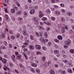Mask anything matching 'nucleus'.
<instances>
[{
	"label": "nucleus",
	"mask_w": 74,
	"mask_h": 74,
	"mask_svg": "<svg viewBox=\"0 0 74 74\" xmlns=\"http://www.w3.org/2000/svg\"><path fill=\"white\" fill-rule=\"evenodd\" d=\"M15 54L16 56V59L17 60H19L22 58V55L19 54L18 52H15Z\"/></svg>",
	"instance_id": "f257e3e1"
},
{
	"label": "nucleus",
	"mask_w": 74,
	"mask_h": 74,
	"mask_svg": "<svg viewBox=\"0 0 74 74\" xmlns=\"http://www.w3.org/2000/svg\"><path fill=\"white\" fill-rule=\"evenodd\" d=\"M33 21L35 22L34 23L35 25H38V19L37 18L34 17L33 18Z\"/></svg>",
	"instance_id": "f03ea898"
},
{
	"label": "nucleus",
	"mask_w": 74,
	"mask_h": 74,
	"mask_svg": "<svg viewBox=\"0 0 74 74\" xmlns=\"http://www.w3.org/2000/svg\"><path fill=\"white\" fill-rule=\"evenodd\" d=\"M70 42H71V40L70 39H68V40L65 42V44L66 45H70Z\"/></svg>",
	"instance_id": "7ed1b4c3"
},
{
	"label": "nucleus",
	"mask_w": 74,
	"mask_h": 74,
	"mask_svg": "<svg viewBox=\"0 0 74 74\" xmlns=\"http://www.w3.org/2000/svg\"><path fill=\"white\" fill-rule=\"evenodd\" d=\"M19 66L20 68H21L22 69V71H23V70H25V67L22 65V64L21 63H20L19 64Z\"/></svg>",
	"instance_id": "20e7f679"
},
{
	"label": "nucleus",
	"mask_w": 74,
	"mask_h": 74,
	"mask_svg": "<svg viewBox=\"0 0 74 74\" xmlns=\"http://www.w3.org/2000/svg\"><path fill=\"white\" fill-rule=\"evenodd\" d=\"M44 16V14L42 13V12L41 11L39 12V17L40 18H41V17H42Z\"/></svg>",
	"instance_id": "39448f33"
},
{
	"label": "nucleus",
	"mask_w": 74,
	"mask_h": 74,
	"mask_svg": "<svg viewBox=\"0 0 74 74\" xmlns=\"http://www.w3.org/2000/svg\"><path fill=\"white\" fill-rule=\"evenodd\" d=\"M35 47L36 49H41V46L40 45H35Z\"/></svg>",
	"instance_id": "423d86ee"
},
{
	"label": "nucleus",
	"mask_w": 74,
	"mask_h": 74,
	"mask_svg": "<svg viewBox=\"0 0 74 74\" xmlns=\"http://www.w3.org/2000/svg\"><path fill=\"white\" fill-rule=\"evenodd\" d=\"M23 55L25 57V58L26 60H28V57H27V56L26 55V53H25L24 52H23Z\"/></svg>",
	"instance_id": "0eeeda50"
},
{
	"label": "nucleus",
	"mask_w": 74,
	"mask_h": 74,
	"mask_svg": "<svg viewBox=\"0 0 74 74\" xmlns=\"http://www.w3.org/2000/svg\"><path fill=\"white\" fill-rule=\"evenodd\" d=\"M22 14V12L21 10H19L16 12V14L17 15H21Z\"/></svg>",
	"instance_id": "6e6552de"
},
{
	"label": "nucleus",
	"mask_w": 74,
	"mask_h": 74,
	"mask_svg": "<svg viewBox=\"0 0 74 74\" xmlns=\"http://www.w3.org/2000/svg\"><path fill=\"white\" fill-rule=\"evenodd\" d=\"M57 38L58 40H62L63 39V37L60 35H58L57 37Z\"/></svg>",
	"instance_id": "1a4fd4ad"
},
{
	"label": "nucleus",
	"mask_w": 74,
	"mask_h": 74,
	"mask_svg": "<svg viewBox=\"0 0 74 74\" xmlns=\"http://www.w3.org/2000/svg\"><path fill=\"white\" fill-rule=\"evenodd\" d=\"M31 65L32 66L35 67H36L37 66V65L36 64L34 63H31Z\"/></svg>",
	"instance_id": "9d476101"
},
{
	"label": "nucleus",
	"mask_w": 74,
	"mask_h": 74,
	"mask_svg": "<svg viewBox=\"0 0 74 74\" xmlns=\"http://www.w3.org/2000/svg\"><path fill=\"white\" fill-rule=\"evenodd\" d=\"M34 13H35V10L34 9H32L30 11V14H34Z\"/></svg>",
	"instance_id": "9b49d317"
},
{
	"label": "nucleus",
	"mask_w": 74,
	"mask_h": 74,
	"mask_svg": "<svg viewBox=\"0 0 74 74\" xmlns=\"http://www.w3.org/2000/svg\"><path fill=\"white\" fill-rule=\"evenodd\" d=\"M29 48L30 49L32 50H33V49H34V46L33 45H30L29 46Z\"/></svg>",
	"instance_id": "f8f14e48"
},
{
	"label": "nucleus",
	"mask_w": 74,
	"mask_h": 74,
	"mask_svg": "<svg viewBox=\"0 0 74 74\" xmlns=\"http://www.w3.org/2000/svg\"><path fill=\"white\" fill-rule=\"evenodd\" d=\"M55 13L57 15H59L60 14V12L58 11H56Z\"/></svg>",
	"instance_id": "ddd939ff"
},
{
	"label": "nucleus",
	"mask_w": 74,
	"mask_h": 74,
	"mask_svg": "<svg viewBox=\"0 0 74 74\" xmlns=\"http://www.w3.org/2000/svg\"><path fill=\"white\" fill-rule=\"evenodd\" d=\"M46 12L48 14H49L51 13V10L49 9H47L46 10Z\"/></svg>",
	"instance_id": "4468645a"
},
{
	"label": "nucleus",
	"mask_w": 74,
	"mask_h": 74,
	"mask_svg": "<svg viewBox=\"0 0 74 74\" xmlns=\"http://www.w3.org/2000/svg\"><path fill=\"white\" fill-rule=\"evenodd\" d=\"M68 73H73V71H72V69H71L69 68L67 70Z\"/></svg>",
	"instance_id": "2eb2a0df"
},
{
	"label": "nucleus",
	"mask_w": 74,
	"mask_h": 74,
	"mask_svg": "<svg viewBox=\"0 0 74 74\" xmlns=\"http://www.w3.org/2000/svg\"><path fill=\"white\" fill-rule=\"evenodd\" d=\"M5 67V68L6 69H7V70H8V71H9V72H10V71H11V69H10V68L7 67V66H4Z\"/></svg>",
	"instance_id": "dca6fc26"
},
{
	"label": "nucleus",
	"mask_w": 74,
	"mask_h": 74,
	"mask_svg": "<svg viewBox=\"0 0 74 74\" xmlns=\"http://www.w3.org/2000/svg\"><path fill=\"white\" fill-rule=\"evenodd\" d=\"M30 38L31 40H34V36L32 35H30Z\"/></svg>",
	"instance_id": "f3484780"
},
{
	"label": "nucleus",
	"mask_w": 74,
	"mask_h": 74,
	"mask_svg": "<svg viewBox=\"0 0 74 74\" xmlns=\"http://www.w3.org/2000/svg\"><path fill=\"white\" fill-rule=\"evenodd\" d=\"M61 32L62 33H64L65 32V29H64V28L62 27L61 29Z\"/></svg>",
	"instance_id": "a211bd4d"
},
{
	"label": "nucleus",
	"mask_w": 74,
	"mask_h": 74,
	"mask_svg": "<svg viewBox=\"0 0 74 74\" xmlns=\"http://www.w3.org/2000/svg\"><path fill=\"white\" fill-rule=\"evenodd\" d=\"M23 33L24 36H26L27 34L26 31L25 30H23Z\"/></svg>",
	"instance_id": "6ab92c4d"
},
{
	"label": "nucleus",
	"mask_w": 74,
	"mask_h": 74,
	"mask_svg": "<svg viewBox=\"0 0 74 74\" xmlns=\"http://www.w3.org/2000/svg\"><path fill=\"white\" fill-rule=\"evenodd\" d=\"M67 15H68V16H70L72 15V13L71 12H69L67 13Z\"/></svg>",
	"instance_id": "aec40b11"
},
{
	"label": "nucleus",
	"mask_w": 74,
	"mask_h": 74,
	"mask_svg": "<svg viewBox=\"0 0 74 74\" xmlns=\"http://www.w3.org/2000/svg\"><path fill=\"white\" fill-rule=\"evenodd\" d=\"M50 74H55V72L53 70H51L50 71Z\"/></svg>",
	"instance_id": "412c9836"
},
{
	"label": "nucleus",
	"mask_w": 74,
	"mask_h": 74,
	"mask_svg": "<svg viewBox=\"0 0 74 74\" xmlns=\"http://www.w3.org/2000/svg\"><path fill=\"white\" fill-rule=\"evenodd\" d=\"M44 35L45 38H47L48 37V35L47 34V33L46 32H44Z\"/></svg>",
	"instance_id": "4be33fe9"
},
{
	"label": "nucleus",
	"mask_w": 74,
	"mask_h": 74,
	"mask_svg": "<svg viewBox=\"0 0 74 74\" xmlns=\"http://www.w3.org/2000/svg\"><path fill=\"white\" fill-rule=\"evenodd\" d=\"M2 62L3 63H7V60L5 59H3L2 60Z\"/></svg>",
	"instance_id": "5701e85b"
},
{
	"label": "nucleus",
	"mask_w": 74,
	"mask_h": 74,
	"mask_svg": "<svg viewBox=\"0 0 74 74\" xmlns=\"http://www.w3.org/2000/svg\"><path fill=\"white\" fill-rule=\"evenodd\" d=\"M59 52V51L58 50H55L54 51V53H58Z\"/></svg>",
	"instance_id": "b1692460"
},
{
	"label": "nucleus",
	"mask_w": 74,
	"mask_h": 74,
	"mask_svg": "<svg viewBox=\"0 0 74 74\" xmlns=\"http://www.w3.org/2000/svg\"><path fill=\"white\" fill-rule=\"evenodd\" d=\"M1 36L2 38H4L5 37V35L4 33H2L1 34Z\"/></svg>",
	"instance_id": "393cba45"
},
{
	"label": "nucleus",
	"mask_w": 74,
	"mask_h": 74,
	"mask_svg": "<svg viewBox=\"0 0 74 74\" xmlns=\"http://www.w3.org/2000/svg\"><path fill=\"white\" fill-rule=\"evenodd\" d=\"M54 41L55 42H57V43H59V40L57 39H55L54 40Z\"/></svg>",
	"instance_id": "a878e982"
},
{
	"label": "nucleus",
	"mask_w": 74,
	"mask_h": 74,
	"mask_svg": "<svg viewBox=\"0 0 74 74\" xmlns=\"http://www.w3.org/2000/svg\"><path fill=\"white\" fill-rule=\"evenodd\" d=\"M12 13H15V10L14 9H12L11 10Z\"/></svg>",
	"instance_id": "bb28decb"
},
{
	"label": "nucleus",
	"mask_w": 74,
	"mask_h": 74,
	"mask_svg": "<svg viewBox=\"0 0 74 74\" xmlns=\"http://www.w3.org/2000/svg\"><path fill=\"white\" fill-rule=\"evenodd\" d=\"M42 20L43 21H47V18L46 17H43L42 18Z\"/></svg>",
	"instance_id": "cd10ccee"
},
{
	"label": "nucleus",
	"mask_w": 74,
	"mask_h": 74,
	"mask_svg": "<svg viewBox=\"0 0 74 74\" xmlns=\"http://www.w3.org/2000/svg\"><path fill=\"white\" fill-rule=\"evenodd\" d=\"M38 36L39 37H42V32H39L38 33Z\"/></svg>",
	"instance_id": "c85d7f7f"
},
{
	"label": "nucleus",
	"mask_w": 74,
	"mask_h": 74,
	"mask_svg": "<svg viewBox=\"0 0 74 74\" xmlns=\"http://www.w3.org/2000/svg\"><path fill=\"white\" fill-rule=\"evenodd\" d=\"M9 66H10V67H14V64L12 63V62H10L9 64Z\"/></svg>",
	"instance_id": "c756f323"
},
{
	"label": "nucleus",
	"mask_w": 74,
	"mask_h": 74,
	"mask_svg": "<svg viewBox=\"0 0 74 74\" xmlns=\"http://www.w3.org/2000/svg\"><path fill=\"white\" fill-rule=\"evenodd\" d=\"M16 58V57L15 56V54L12 55L11 57L12 59H15Z\"/></svg>",
	"instance_id": "7c9ffc66"
},
{
	"label": "nucleus",
	"mask_w": 74,
	"mask_h": 74,
	"mask_svg": "<svg viewBox=\"0 0 74 74\" xmlns=\"http://www.w3.org/2000/svg\"><path fill=\"white\" fill-rule=\"evenodd\" d=\"M47 45L49 47H51V45H52V42H49L47 44Z\"/></svg>",
	"instance_id": "2f4dec72"
},
{
	"label": "nucleus",
	"mask_w": 74,
	"mask_h": 74,
	"mask_svg": "<svg viewBox=\"0 0 74 74\" xmlns=\"http://www.w3.org/2000/svg\"><path fill=\"white\" fill-rule=\"evenodd\" d=\"M1 47L3 49H6V47H5L4 46L1 45Z\"/></svg>",
	"instance_id": "473e14b6"
},
{
	"label": "nucleus",
	"mask_w": 74,
	"mask_h": 74,
	"mask_svg": "<svg viewBox=\"0 0 74 74\" xmlns=\"http://www.w3.org/2000/svg\"><path fill=\"white\" fill-rule=\"evenodd\" d=\"M44 66L45 67H47L49 66V63L48 62L45 63Z\"/></svg>",
	"instance_id": "72a5a7b5"
},
{
	"label": "nucleus",
	"mask_w": 74,
	"mask_h": 74,
	"mask_svg": "<svg viewBox=\"0 0 74 74\" xmlns=\"http://www.w3.org/2000/svg\"><path fill=\"white\" fill-rule=\"evenodd\" d=\"M70 52L71 53H74V50L73 49H71L70 50Z\"/></svg>",
	"instance_id": "f704fd0d"
},
{
	"label": "nucleus",
	"mask_w": 74,
	"mask_h": 74,
	"mask_svg": "<svg viewBox=\"0 0 74 74\" xmlns=\"http://www.w3.org/2000/svg\"><path fill=\"white\" fill-rule=\"evenodd\" d=\"M46 59V57H45L44 56L42 58V61H45Z\"/></svg>",
	"instance_id": "c9c22d12"
},
{
	"label": "nucleus",
	"mask_w": 74,
	"mask_h": 74,
	"mask_svg": "<svg viewBox=\"0 0 74 74\" xmlns=\"http://www.w3.org/2000/svg\"><path fill=\"white\" fill-rule=\"evenodd\" d=\"M36 72L37 73H40V70L38 69H36Z\"/></svg>",
	"instance_id": "e433bc0d"
},
{
	"label": "nucleus",
	"mask_w": 74,
	"mask_h": 74,
	"mask_svg": "<svg viewBox=\"0 0 74 74\" xmlns=\"http://www.w3.org/2000/svg\"><path fill=\"white\" fill-rule=\"evenodd\" d=\"M16 4L18 7H20V4L18 2H17L16 1Z\"/></svg>",
	"instance_id": "4c0bfd02"
},
{
	"label": "nucleus",
	"mask_w": 74,
	"mask_h": 74,
	"mask_svg": "<svg viewBox=\"0 0 74 74\" xmlns=\"http://www.w3.org/2000/svg\"><path fill=\"white\" fill-rule=\"evenodd\" d=\"M21 36V34L19 33H18L16 34V37L17 38H19Z\"/></svg>",
	"instance_id": "58836bf2"
},
{
	"label": "nucleus",
	"mask_w": 74,
	"mask_h": 74,
	"mask_svg": "<svg viewBox=\"0 0 74 74\" xmlns=\"http://www.w3.org/2000/svg\"><path fill=\"white\" fill-rule=\"evenodd\" d=\"M66 72L65 71H62L61 73V74H66Z\"/></svg>",
	"instance_id": "ea45409f"
},
{
	"label": "nucleus",
	"mask_w": 74,
	"mask_h": 74,
	"mask_svg": "<svg viewBox=\"0 0 74 74\" xmlns=\"http://www.w3.org/2000/svg\"><path fill=\"white\" fill-rule=\"evenodd\" d=\"M9 33L10 34H13V31L12 30H10L9 31Z\"/></svg>",
	"instance_id": "a19ab883"
},
{
	"label": "nucleus",
	"mask_w": 74,
	"mask_h": 74,
	"mask_svg": "<svg viewBox=\"0 0 74 74\" xmlns=\"http://www.w3.org/2000/svg\"><path fill=\"white\" fill-rule=\"evenodd\" d=\"M43 38L41 37L40 39V41H43H43H44V40L43 39Z\"/></svg>",
	"instance_id": "79ce46f5"
},
{
	"label": "nucleus",
	"mask_w": 74,
	"mask_h": 74,
	"mask_svg": "<svg viewBox=\"0 0 74 74\" xmlns=\"http://www.w3.org/2000/svg\"><path fill=\"white\" fill-rule=\"evenodd\" d=\"M48 42V40L46 39L44 40V41H43V42L45 43V42Z\"/></svg>",
	"instance_id": "37998d69"
},
{
	"label": "nucleus",
	"mask_w": 74,
	"mask_h": 74,
	"mask_svg": "<svg viewBox=\"0 0 74 74\" xmlns=\"http://www.w3.org/2000/svg\"><path fill=\"white\" fill-rule=\"evenodd\" d=\"M36 55H41L42 53H41L40 52H39V51H37L36 52Z\"/></svg>",
	"instance_id": "c03bdc74"
},
{
	"label": "nucleus",
	"mask_w": 74,
	"mask_h": 74,
	"mask_svg": "<svg viewBox=\"0 0 74 74\" xmlns=\"http://www.w3.org/2000/svg\"><path fill=\"white\" fill-rule=\"evenodd\" d=\"M61 19L63 22H64L65 21V19H64V17H62V18Z\"/></svg>",
	"instance_id": "a18cd8bd"
},
{
	"label": "nucleus",
	"mask_w": 74,
	"mask_h": 74,
	"mask_svg": "<svg viewBox=\"0 0 74 74\" xmlns=\"http://www.w3.org/2000/svg\"><path fill=\"white\" fill-rule=\"evenodd\" d=\"M38 7L37 6H34L33 7V9H35V10H37V9H38Z\"/></svg>",
	"instance_id": "49530a36"
},
{
	"label": "nucleus",
	"mask_w": 74,
	"mask_h": 74,
	"mask_svg": "<svg viewBox=\"0 0 74 74\" xmlns=\"http://www.w3.org/2000/svg\"><path fill=\"white\" fill-rule=\"evenodd\" d=\"M11 38L12 40H14V39L15 38V36H11Z\"/></svg>",
	"instance_id": "de8ad7c7"
},
{
	"label": "nucleus",
	"mask_w": 74,
	"mask_h": 74,
	"mask_svg": "<svg viewBox=\"0 0 74 74\" xmlns=\"http://www.w3.org/2000/svg\"><path fill=\"white\" fill-rule=\"evenodd\" d=\"M5 18L6 19H8V15H7V14H5Z\"/></svg>",
	"instance_id": "09e8293b"
},
{
	"label": "nucleus",
	"mask_w": 74,
	"mask_h": 74,
	"mask_svg": "<svg viewBox=\"0 0 74 74\" xmlns=\"http://www.w3.org/2000/svg\"><path fill=\"white\" fill-rule=\"evenodd\" d=\"M4 42V44H5V46H7V45H8V43L7 42L5 41Z\"/></svg>",
	"instance_id": "8fccbe9b"
},
{
	"label": "nucleus",
	"mask_w": 74,
	"mask_h": 74,
	"mask_svg": "<svg viewBox=\"0 0 74 74\" xmlns=\"http://www.w3.org/2000/svg\"><path fill=\"white\" fill-rule=\"evenodd\" d=\"M38 27L40 30H44V29L42 27L40 26H39Z\"/></svg>",
	"instance_id": "3c124183"
},
{
	"label": "nucleus",
	"mask_w": 74,
	"mask_h": 74,
	"mask_svg": "<svg viewBox=\"0 0 74 74\" xmlns=\"http://www.w3.org/2000/svg\"><path fill=\"white\" fill-rule=\"evenodd\" d=\"M60 5L62 7H64V4L63 3H61Z\"/></svg>",
	"instance_id": "603ef678"
},
{
	"label": "nucleus",
	"mask_w": 74,
	"mask_h": 74,
	"mask_svg": "<svg viewBox=\"0 0 74 74\" xmlns=\"http://www.w3.org/2000/svg\"><path fill=\"white\" fill-rule=\"evenodd\" d=\"M51 20H52V21H55V20L56 19L55 18L53 17H52L51 18Z\"/></svg>",
	"instance_id": "864d4df0"
},
{
	"label": "nucleus",
	"mask_w": 74,
	"mask_h": 74,
	"mask_svg": "<svg viewBox=\"0 0 74 74\" xmlns=\"http://www.w3.org/2000/svg\"><path fill=\"white\" fill-rule=\"evenodd\" d=\"M42 49H43V50L45 51V50H46L47 49V47H42Z\"/></svg>",
	"instance_id": "5fc2aeb1"
},
{
	"label": "nucleus",
	"mask_w": 74,
	"mask_h": 74,
	"mask_svg": "<svg viewBox=\"0 0 74 74\" xmlns=\"http://www.w3.org/2000/svg\"><path fill=\"white\" fill-rule=\"evenodd\" d=\"M24 13L25 16H27V12H24Z\"/></svg>",
	"instance_id": "6e6d98bb"
},
{
	"label": "nucleus",
	"mask_w": 74,
	"mask_h": 74,
	"mask_svg": "<svg viewBox=\"0 0 74 74\" xmlns=\"http://www.w3.org/2000/svg\"><path fill=\"white\" fill-rule=\"evenodd\" d=\"M23 45H29V43H27V42H26L25 43H23Z\"/></svg>",
	"instance_id": "4d7b16f0"
},
{
	"label": "nucleus",
	"mask_w": 74,
	"mask_h": 74,
	"mask_svg": "<svg viewBox=\"0 0 74 74\" xmlns=\"http://www.w3.org/2000/svg\"><path fill=\"white\" fill-rule=\"evenodd\" d=\"M18 20L20 21H23V19L21 17H20L18 18Z\"/></svg>",
	"instance_id": "13d9d810"
},
{
	"label": "nucleus",
	"mask_w": 74,
	"mask_h": 74,
	"mask_svg": "<svg viewBox=\"0 0 74 74\" xmlns=\"http://www.w3.org/2000/svg\"><path fill=\"white\" fill-rule=\"evenodd\" d=\"M63 62L65 63H67L68 62V61L66 60H63Z\"/></svg>",
	"instance_id": "bf43d9fd"
},
{
	"label": "nucleus",
	"mask_w": 74,
	"mask_h": 74,
	"mask_svg": "<svg viewBox=\"0 0 74 74\" xmlns=\"http://www.w3.org/2000/svg\"><path fill=\"white\" fill-rule=\"evenodd\" d=\"M61 11L63 12V13H64L65 12H66V11L64 9H62Z\"/></svg>",
	"instance_id": "052dcab7"
},
{
	"label": "nucleus",
	"mask_w": 74,
	"mask_h": 74,
	"mask_svg": "<svg viewBox=\"0 0 74 74\" xmlns=\"http://www.w3.org/2000/svg\"><path fill=\"white\" fill-rule=\"evenodd\" d=\"M47 25H48V26H50V25H51V23L48 22L47 23Z\"/></svg>",
	"instance_id": "680f3d73"
},
{
	"label": "nucleus",
	"mask_w": 74,
	"mask_h": 74,
	"mask_svg": "<svg viewBox=\"0 0 74 74\" xmlns=\"http://www.w3.org/2000/svg\"><path fill=\"white\" fill-rule=\"evenodd\" d=\"M64 48H68V46L67 45H64Z\"/></svg>",
	"instance_id": "e2e57ef3"
},
{
	"label": "nucleus",
	"mask_w": 74,
	"mask_h": 74,
	"mask_svg": "<svg viewBox=\"0 0 74 74\" xmlns=\"http://www.w3.org/2000/svg\"><path fill=\"white\" fill-rule=\"evenodd\" d=\"M23 51H24V52H27V49H23Z\"/></svg>",
	"instance_id": "0e129e2a"
},
{
	"label": "nucleus",
	"mask_w": 74,
	"mask_h": 74,
	"mask_svg": "<svg viewBox=\"0 0 74 74\" xmlns=\"http://www.w3.org/2000/svg\"><path fill=\"white\" fill-rule=\"evenodd\" d=\"M20 62H23V61H24V60H23V59L21 58L20 60Z\"/></svg>",
	"instance_id": "69168bd1"
},
{
	"label": "nucleus",
	"mask_w": 74,
	"mask_h": 74,
	"mask_svg": "<svg viewBox=\"0 0 74 74\" xmlns=\"http://www.w3.org/2000/svg\"><path fill=\"white\" fill-rule=\"evenodd\" d=\"M54 47L56 48H58V46L56 45H54Z\"/></svg>",
	"instance_id": "338daca9"
},
{
	"label": "nucleus",
	"mask_w": 74,
	"mask_h": 74,
	"mask_svg": "<svg viewBox=\"0 0 74 74\" xmlns=\"http://www.w3.org/2000/svg\"><path fill=\"white\" fill-rule=\"evenodd\" d=\"M31 70L32 73H35V71L33 69H31Z\"/></svg>",
	"instance_id": "774afa93"
}]
</instances>
